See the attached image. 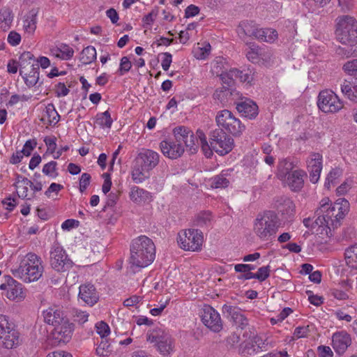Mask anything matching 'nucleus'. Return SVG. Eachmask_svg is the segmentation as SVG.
I'll use <instances>...</instances> for the list:
<instances>
[{
	"label": "nucleus",
	"mask_w": 357,
	"mask_h": 357,
	"mask_svg": "<svg viewBox=\"0 0 357 357\" xmlns=\"http://www.w3.org/2000/svg\"><path fill=\"white\" fill-rule=\"evenodd\" d=\"M306 165L310 181L317 183L322 170V155L319 153H311L306 160Z\"/></svg>",
	"instance_id": "a211bd4d"
},
{
	"label": "nucleus",
	"mask_w": 357,
	"mask_h": 357,
	"mask_svg": "<svg viewBox=\"0 0 357 357\" xmlns=\"http://www.w3.org/2000/svg\"><path fill=\"white\" fill-rule=\"evenodd\" d=\"M229 184V181L224 175L216 176L213 178V185L216 188H225Z\"/></svg>",
	"instance_id": "5fc2aeb1"
},
{
	"label": "nucleus",
	"mask_w": 357,
	"mask_h": 357,
	"mask_svg": "<svg viewBox=\"0 0 357 357\" xmlns=\"http://www.w3.org/2000/svg\"><path fill=\"white\" fill-rule=\"evenodd\" d=\"M15 15L11 10L3 8L0 10V29L8 31L13 26Z\"/></svg>",
	"instance_id": "2f4dec72"
},
{
	"label": "nucleus",
	"mask_w": 357,
	"mask_h": 357,
	"mask_svg": "<svg viewBox=\"0 0 357 357\" xmlns=\"http://www.w3.org/2000/svg\"><path fill=\"white\" fill-rule=\"evenodd\" d=\"M211 46L208 42L197 43L193 47L192 54L198 60H206L210 55Z\"/></svg>",
	"instance_id": "7c9ffc66"
},
{
	"label": "nucleus",
	"mask_w": 357,
	"mask_h": 357,
	"mask_svg": "<svg viewBox=\"0 0 357 357\" xmlns=\"http://www.w3.org/2000/svg\"><path fill=\"white\" fill-rule=\"evenodd\" d=\"M111 345L107 340H102L96 348V354L100 356H107L111 352Z\"/></svg>",
	"instance_id": "603ef678"
},
{
	"label": "nucleus",
	"mask_w": 357,
	"mask_h": 357,
	"mask_svg": "<svg viewBox=\"0 0 357 357\" xmlns=\"http://www.w3.org/2000/svg\"><path fill=\"white\" fill-rule=\"evenodd\" d=\"M177 242L184 250L199 252L204 242L203 233L195 229L182 230L178 234Z\"/></svg>",
	"instance_id": "1a4fd4ad"
},
{
	"label": "nucleus",
	"mask_w": 357,
	"mask_h": 357,
	"mask_svg": "<svg viewBox=\"0 0 357 357\" xmlns=\"http://www.w3.org/2000/svg\"><path fill=\"white\" fill-rule=\"evenodd\" d=\"M38 9L32 8L22 17V27L24 34L33 36L37 27Z\"/></svg>",
	"instance_id": "412c9836"
},
{
	"label": "nucleus",
	"mask_w": 357,
	"mask_h": 357,
	"mask_svg": "<svg viewBox=\"0 0 357 357\" xmlns=\"http://www.w3.org/2000/svg\"><path fill=\"white\" fill-rule=\"evenodd\" d=\"M160 160V155L151 149H142L136 157L132 169V178L136 183L143 182L149 172L155 168Z\"/></svg>",
	"instance_id": "39448f33"
},
{
	"label": "nucleus",
	"mask_w": 357,
	"mask_h": 357,
	"mask_svg": "<svg viewBox=\"0 0 357 357\" xmlns=\"http://www.w3.org/2000/svg\"><path fill=\"white\" fill-rule=\"evenodd\" d=\"M215 121L221 131L225 130L234 137L241 136L245 130V126L240 119L228 109L218 112Z\"/></svg>",
	"instance_id": "6e6552de"
},
{
	"label": "nucleus",
	"mask_w": 357,
	"mask_h": 357,
	"mask_svg": "<svg viewBox=\"0 0 357 357\" xmlns=\"http://www.w3.org/2000/svg\"><path fill=\"white\" fill-rule=\"evenodd\" d=\"M203 324L214 333H219L223 328V322L220 314L213 307L204 305L200 312Z\"/></svg>",
	"instance_id": "ddd939ff"
},
{
	"label": "nucleus",
	"mask_w": 357,
	"mask_h": 357,
	"mask_svg": "<svg viewBox=\"0 0 357 357\" xmlns=\"http://www.w3.org/2000/svg\"><path fill=\"white\" fill-rule=\"evenodd\" d=\"M97 57L96 50L93 46H87L84 48L80 54L79 60L83 64H90Z\"/></svg>",
	"instance_id": "c9c22d12"
},
{
	"label": "nucleus",
	"mask_w": 357,
	"mask_h": 357,
	"mask_svg": "<svg viewBox=\"0 0 357 357\" xmlns=\"http://www.w3.org/2000/svg\"><path fill=\"white\" fill-rule=\"evenodd\" d=\"M20 344L19 333L14 328L13 324L8 317L0 314V346L13 349Z\"/></svg>",
	"instance_id": "9d476101"
},
{
	"label": "nucleus",
	"mask_w": 357,
	"mask_h": 357,
	"mask_svg": "<svg viewBox=\"0 0 357 357\" xmlns=\"http://www.w3.org/2000/svg\"><path fill=\"white\" fill-rule=\"evenodd\" d=\"M96 332L102 338L107 337L110 333V328L107 324L100 321L96 324Z\"/></svg>",
	"instance_id": "6e6d98bb"
},
{
	"label": "nucleus",
	"mask_w": 357,
	"mask_h": 357,
	"mask_svg": "<svg viewBox=\"0 0 357 357\" xmlns=\"http://www.w3.org/2000/svg\"><path fill=\"white\" fill-rule=\"evenodd\" d=\"M222 311L231 317V319L236 327L243 329L248 325V320L240 308L236 306L225 305L222 307Z\"/></svg>",
	"instance_id": "4be33fe9"
},
{
	"label": "nucleus",
	"mask_w": 357,
	"mask_h": 357,
	"mask_svg": "<svg viewBox=\"0 0 357 357\" xmlns=\"http://www.w3.org/2000/svg\"><path fill=\"white\" fill-rule=\"evenodd\" d=\"M351 344V336L345 331L335 333L332 337L333 348L339 355L343 354Z\"/></svg>",
	"instance_id": "aec40b11"
},
{
	"label": "nucleus",
	"mask_w": 357,
	"mask_h": 357,
	"mask_svg": "<svg viewBox=\"0 0 357 357\" xmlns=\"http://www.w3.org/2000/svg\"><path fill=\"white\" fill-rule=\"evenodd\" d=\"M79 298L86 304L93 306L99 300V295L95 287L91 284H82L79 287Z\"/></svg>",
	"instance_id": "393cba45"
},
{
	"label": "nucleus",
	"mask_w": 357,
	"mask_h": 357,
	"mask_svg": "<svg viewBox=\"0 0 357 357\" xmlns=\"http://www.w3.org/2000/svg\"><path fill=\"white\" fill-rule=\"evenodd\" d=\"M350 208L349 202L344 198H338L333 206L328 197L323 198L315 212L313 223H335L342 220Z\"/></svg>",
	"instance_id": "f257e3e1"
},
{
	"label": "nucleus",
	"mask_w": 357,
	"mask_h": 357,
	"mask_svg": "<svg viewBox=\"0 0 357 357\" xmlns=\"http://www.w3.org/2000/svg\"><path fill=\"white\" fill-rule=\"evenodd\" d=\"M309 332V326H298L294 330V335L296 338L299 339L307 337Z\"/></svg>",
	"instance_id": "69168bd1"
},
{
	"label": "nucleus",
	"mask_w": 357,
	"mask_h": 357,
	"mask_svg": "<svg viewBox=\"0 0 357 357\" xmlns=\"http://www.w3.org/2000/svg\"><path fill=\"white\" fill-rule=\"evenodd\" d=\"M146 340L153 343L157 351L163 356H168L174 351V339L165 329L155 327L146 333Z\"/></svg>",
	"instance_id": "423d86ee"
},
{
	"label": "nucleus",
	"mask_w": 357,
	"mask_h": 357,
	"mask_svg": "<svg viewBox=\"0 0 357 357\" xmlns=\"http://www.w3.org/2000/svg\"><path fill=\"white\" fill-rule=\"evenodd\" d=\"M21 36L15 31H12L8 33V43L12 46H17L21 42Z\"/></svg>",
	"instance_id": "e2e57ef3"
},
{
	"label": "nucleus",
	"mask_w": 357,
	"mask_h": 357,
	"mask_svg": "<svg viewBox=\"0 0 357 357\" xmlns=\"http://www.w3.org/2000/svg\"><path fill=\"white\" fill-rule=\"evenodd\" d=\"M254 230L256 234L262 240H268L277 231L276 225H255Z\"/></svg>",
	"instance_id": "473e14b6"
},
{
	"label": "nucleus",
	"mask_w": 357,
	"mask_h": 357,
	"mask_svg": "<svg viewBox=\"0 0 357 357\" xmlns=\"http://www.w3.org/2000/svg\"><path fill=\"white\" fill-rule=\"evenodd\" d=\"M256 344L257 341L255 340H247L242 342L238 348V353L245 357L248 356L254 355L257 353Z\"/></svg>",
	"instance_id": "e433bc0d"
},
{
	"label": "nucleus",
	"mask_w": 357,
	"mask_h": 357,
	"mask_svg": "<svg viewBox=\"0 0 357 357\" xmlns=\"http://www.w3.org/2000/svg\"><path fill=\"white\" fill-rule=\"evenodd\" d=\"M272 56H273V55L269 50H266V49H262L261 56L259 58L260 61H259V63H257V64L265 66H270Z\"/></svg>",
	"instance_id": "13d9d810"
},
{
	"label": "nucleus",
	"mask_w": 357,
	"mask_h": 357,
	"mask_svg": "<svg viewBox=\"0 0 357 357\" xmlns=\"http://www.w3.org/2000/svg\"><path fill=\"white\" fill-rule=\"evenodd\" d=\"M343 69L345 72L349 74H353L357 72V59H354L352 61L347 62L344 66Z\"/></svg>",
	"instance_id": "774afa93"
},
{
	"label": "nucleus",
	"mask_w": 357,
	"mask_h": 357,
	"mask_svg": "<svg viewBox=\"0 0 357 357\" xmlns=\"http://www.w3.org/2000/svg\"><path fill=\"white\" fill-rule=\"evenodd\" d=\"M317 106L324 113H335L343 108L344 104L335 93L325 89L318 96Z\"/></svg>",
	"instance_id": "f8f14e48"
},
{
	"label": "nucleus",
	"mask_w": 357,
	"mask_h": 357,
	"mask_svg": "<svg viewBox=\"0 0 357 357\" xmlns=\"http://www.w3.org/2000/svg\"><path fill=\"white\" fill-rule=\"evenodd\" d=\"M250 24L243 22L238 28V34L244 33L247 36H252L260 41L273 43L278 38V32L273 29H250Z\"/></svg>",
	"instance_id": "4468645a"
},
{
	"label": "nucleus",
	"mask_w": 357,
	"mask_h": 357,
	"mask_svg": "<svg viewBox=\"0 0 357 357\" xmlns=\"http://www.w3.org/2000/svg\"><path fill=\"white\" fill-rule=\"evenodd\" d=\"M342 175V171L340 168L333 169L328 174L324 186L328 190H330L332 187H334L340 180V178Z\"/></svg>",
	"instance_id": "4c0bfd02"
},
{
	"label": "nucleus",
	"mask_w": 357,
	"mask_h": 357,
	"mask_svg": "<svg viewBox=\"0 0 357 357\" xmlns=\"http://www.w3.org/2000/svg\"><path fill=\"white\" fill-rule=\"evenodd\" d=\"M229 68V66L226 59L223 57H217L212 63L211 71L213 75L220 76L221 73L227 71Z\"/></svg>",
	"instance_id": "58836bf2"
},
{
	"label": "nucleus",
	"mask_w": 357,
	"mask_h": 357,
	"mask_svg": "<svg viewBox=\"0 0 357 357\" xmlns=\"http://www.w3.org/2000/svg\"><path fill=\"white\" fill-rule=\"evenodd\" d=\"M305 172L301 169H295L288 174L282 183L293 191L300 190L304 184Z\"/></svg>",
	"instance_id": "b1692460"
},
{
	"label": "nucleus",
	"mask_w": 357,
	"mask_h": 357,
	"mask_svg": "<svg viewBox=\"0 0 357 357\" xmlns=\"http://www.w3.org/2000/svg\"><path fill=\"white\" fill-rule=\"evenodd\" d=\"M20 73L29 87L34 86L38 82L39 69L38 67L35 66L33 64L31 66L29 72H27L26 69L22 68V69H20Z\"/></svg>",
	"instance_id": "c756f323"
},
{
	"label": "nucleus",
	"mask_w": 357,
	"mask_h": 357,
	"mask_svg": "<svg viewBox=\"0 0 357 357\" xmlns=\"http://www.w3.org/2000/svg\"><path fill=\"white\" fill-rule=\"evenodd\" d=\"M294 169L293 163L287 159L280 160L278 165L277 177L280 181H284L286 177L291 173Z\"/></svg>",
	"instance_id": "72a5a7b5"
},
{
	"label": "nucleus",
	"mask_w": 357,
	"mask_h": 357,
	"mask_svg": "<svg viewBox=\"0 0 357 357\" xmlns=\"http://www.w3.org/2000/svg\"><path fill=\"white\" fill-rule=\"evenodd\" d=\"M254 73L250 70L239 71L237 79L241 82L250 84L253 80Z\"/></svg>",
	"instance_id": "4d7b16f0"
},
{
	"label": "nucleus",
	"mask_w": 357,
	"mask_h": 357,
	"mask_svg": "<svg viewBox=\"0 0 357 357\" xmlns=\"http://www.w3.org/2000/svg\"><path fill=\"white\" fill-rule=\"evenodd\" d=\"M236 109L242 116L248 119H254L258 114L257 105L250 99L238 102L236 105Z\"/></svg>",
	"instance_id": "bb28decb"
},
{
	"label": "nucleus",
	"mask_w": 357,
	"mask_h": 357,
	"mask_svg": "<svg viewBox=\"0 0 357 357\" xmlns=\"http://www.w3.org/2000/svg\"><path fill=\"white\" fill-rule=\"evenodd\" d=\"M344 256L347 265L357 269V245H351L346 249Z\"/></svg>",
	"instance_id": "ea45409f"
},
{
	"label": "nucleus",
	"mask_w": 357,
	"mask_h": 357,
	"mask_svg": "<svg viewBox=\"0 0 357 357\" xmlns=\"http://www.w3.org/2000/svg\"><path fill=\"white\" fill-rule=\"evenodd\" d=\"M172 62V56L169 52H165L162 54L161 66L165 71H167Z\"/></svg>",
	"instance_id": "0e129e2a"
},
{
	"label": "nucleus",
	"mask_w": 357,
	"mask_h": 357,
	"mask_svg": "<svg viewBox=\"0 0 357 357\" xmlns=\"http://www.w3.org/2000/svg\"><path fill=\"white\" fill-rule=\"evenodd\" d=\"M303 5L311 13H316L320 8L328 4L331 0H302Z\"/></svg>",
	"instance_id": "37998d69"
},
{
	"label": "nucleus",
	"mask_w": 357,
	"mask_h": 357,
	"mask_svg": "<svg viewBox=\"0 0 357 357\" xmlns=\"http://www.w3.org/2000/svg\"><path fill=\"white\" fill-rule=\"evenodd\" d=\"M0 289L5 291V296L10 301H21L24 298L23 286L10 275H4Z\"/></svg>",
	"instance_id": "2eb2a0df"
},
{
	"label": "nucleus",
	"mask_w": 357,
	"mask_h": 357,
	"mask_svg": "<svg viewBox=\"0 0 357 357\" xmlns=\"http://www.w3.org/2000/svg\"><path fill=\"white\" fill-rule=\"evenodd\" d=\"M295 208L294 202L289 199H285L282 203L278 206V210L282 215H291Z\"/></svg>",
	"instance_id": "49530a36"
},
{
	"label": "nucleus",
	"mask_w": 357,
	"mask_h": 357,
	"mask_svg": "<svg viewBox=\"0 0 357 357\" xmlns=\"http://www.w3.org/2000/svg\"><path fill=\"white\" fill-rule=\"evenodd\" d=\"M158 15V11L155 10H151L149 14L146 15L142 18V22L146 26H151Z\"/></svg>",
	"instance_id": "338daca9"
},
{
	"label": "nucleus",
	"mask_w": 357,
	"mask_h": 357,
	"mask_svg": "<svg viewBox=\"0 0 357 357\" xmlns=\"http://www.w3.org/2000/svg\"><path fill=\"white\" fill-rule=\"evenodd\" d=\"M74 329V324L69 322L67 319L64 320L63 323H60L54 326L52 331L53 337L59 342H68L71 339Z\"/></svg>",
	"instance_id": "6ab92c4d"
},
{
	"label": "nucleus",
	"mask_w": 357,
	"mask_h": 357,
	"mask_svg": "<svg viewBox=\"0 0 357 357\" xmlns=\"http://www.w3.org/2000/svg\"><path fill=\"white\" fill-rule=\"evenodd\" d=\"M14 185L19 197L29 199L28 197L29 189L32 185L30 180L21 175H17Z\"/></svg>",
	"instance_id": "c85d7f7f"
},
{
	"label": "nucleus",
	"mask_w": 357,
	"mask_h": 357,
	"mask_svg": "<svg viewBox=\"0 0 357 357\" xmlns=\"http://www.w3.org/2000/svg\"><path fill=\"white\" fill-rule=\"evenodd\" d=\"M50 51L52 56L61 61L71 60L75 54L73 47L64 43L55 45Z\"/></svg>",
	"instance_id": "5701e85b"
},
{
	"label": "nucleus",
	"mask_w": 357,
	"mask_h": 357,
	"mask_svg": "<svg viewBox=\"0 0 357 357\" xmlns=\"http://www.w3.org/2000/svg\"><path fill=\"white\" fill-rule=\"evenodd\" d=\"M113 123L109 111H105L100 114L97 118V123L102 128H110Z\"/></svg>",
	"instance_id": "de8ad7c7"
},
{
	"label": "nucleus",
	"mask_w": 357,
	"mask_h": 357,
	"mask_svg": "<svg viewBox=\"0 0 357 357\" xmlns=\"http://www.w3.org/2000/svg\"><path fill=\"white\" fill-rule=\"evenodd\" d=\"M130 264L137 268H145L155 258V245L150 238L140 236L133 239L130 246Z\"/></svg>",
	"instance_id": "f03ea898"
},
{
	"label": "nucleus",
	"mask_w": 357,
	"mask_h": 357,
	"mask_svg": "<svg viewBox=\"0 0 357 357\" xmlns=\"http://www.w3.org/2000/svg\"><path fill=\"white\" fill-rule=\"evenodd\" d=\"M238 73V70L229 68L227 71L221 73L219 77L223 84L230 86L235 79H237Z\"/></svg>",
	"instance_id": "a19ab883"
},
{
	"label": "nucleus",
	"mask_w": 357,
	"mask_h": 357,
	"mask_svg": "<svg viewBox=\"0 0 357 357\" xmlns=\"http://www.w3.org/2000/svg\"><path fill=\"white\" fill-rule=\"evenodd\" d=\"M129 197L132 202L139 205L149 202L152 199L150 192L137 186H133L130 188Z\"/></svg>",
	"instance_id": "cd10ccee"
},
{
	"label": "nucleus",
	"mask_w": 357,
	"mask_h": 357,
	"mask_svg": "<svg viewBox=\"0 0 357 357\" xmlns=\"http://www.w3.org/2000/svg\"><path fill=\"white\" fill-rule=\"evenodd\" d=\"M257 223H273L278 220L277 215L272 211H266L258 214Z\"/></svg>",
	"instance_id": "c03bdc74"
},
{
	"label": "nucleus",
	"mask_w": 357,
	"mask_h": 357,
	"mask_svg": "<svg viewBox=\"0 0 357 357\" xmlns=\"http://www.w3.org/2000/svg\"><path fill=\"white\" fill-rule=\"evenodd\" d=\"M34 59L33 54L30 52H24L20 56V69L26 68V66L31 63Z\"/></svg>",
	"instance_id": "864d4df0"
},
{
	"label": "nucleus",
	"mask_w": 357,
	"mask_h": 357,
	"mask_svg": "<svg viewBox=\"0 0 357 357\" xmlns=\"http://www.w3.org/2000/svg\"><path fill=\"white\" fill-rule=\"evenodd\" d=\"M44 142L47 146V153H49L53 156L55 153L57 144H56V139L55 137H45L44 138Z\"/></svg>",
	"instance_id": "3c124183"
},
{
	"label": "nucleus",
	"mask_w": 357,
	"mask_h": 357,
	"mask_svg": "<svg viewBox=\"0 0 357 357\" xmlns=\"http://www.w3.org/2000/svg\"><path fill=\"white\" fill-rule=\"evenodd\" d=\"M262 49L255 44H249L247 49L246 56L249 61L254 63H259Z\"/></svg>",
	"instance_id": "79ce46f5"
},
{
	"label": "nucleus",
	"mask_w": 357,
	"mask_h": 357,
	"mask_svg": "<svg viewBox=\"0 0 357 357\" xmlns=\"http://www.w3.org/2000/svg\"><path fill=\"white\" fill-rule=\"evenodd\" d=\"M132 67V63L127 56L121 58L119 64V72L121 75L128 73Z\"/></svg>",
	"instance_id": "bf43d9fd"
},
{
	"label": "nucleus",
	"mask_w": 357,
	"mask_h": 357,
	"mask_svg": "<svg viewBox=\"0 0 357 357\" xmlns=\"http://www.w3.org/2000/svg\"><path fill=\"white\" fill-rule=\"evenodd\" d=\"M11 271L15 278L24 282H36L43 275V261L36 254L29 252L20 259L19 266Z\"/></svg>",
	"instance_id": "20e7f679"
},
{
	"label": "nucleus",
	"mask_w": 357,
	"mask_h": 357,
	"mask_svg": "<svg viewBox=\"0 0 357 357\" xmlns=\"http://www.w3.org/2000/svg\"><path fill=\"white\" fill-rule=\"evenodd\" d=\"M37 142L35 139H29L27 140L21 151L25 156H29L32 152V151L36 148Z\"/></svg>",
	"instance_id": "680f3d73"
},
{
	"label": "nucleus",
	"mask_w": 357,
	"mask_h": 357,
	"mask_svg": "<svg viewBox=\"0 0 357 357\" xmlns=\"http://www.w3.org/2000/svg\"><path fill=\"white\" fill-rule=\"evenodd\" d=\"M42 172L45 175L52 178H56L59 175L56 162L52 160L45 164Z\"/></svg>",
	"instance_id": "a18cd8bd"
},
{
	"label": "nucleus",
	"mask_w": 357,
	"mask_h": 357,
	"mask_svg": "<svg viewBox=\"0 0 357 357\" xmlns=\"http://www.w3.org/2000/svg\"><path fill=\"white\" fill-rule=\"evenodd\" d=\"M173 135L177 142L184 144L191 151H196V144L199 139L197 135L195 136L189 128L184 126L176 127L173 130Z\"/></svg>",
	"instance_id": "dca6fc26"
},
{
	"label": "nucleus",
	"mask_w": 357,
	"mask_h": 357,
	"mask_svg": "<svg viewBox=\"0 0 357 357\" xmlns=\"http://www.w3.org/2000/svg\"><path fill=\"white\" fill-rule=\"evenodd\" d=\"M45 323L56 326L60 323H63L67 318L64 316L63 311L58 307H49L43 312Z\"/></svg>",
	"instance_id": "a878e982"
},
{
	"label": "nucleus",
	"mask_w": 357,
	"mask_h": 357,
	"mask_svg": "<svg viewBox=\"0 0 357 357\" xmlns=\"http://www.w3.org/2000/svg\"><path fill=\"white\" fill-rule=\"evenodd\" d=\"M336 36L342 44L357 43V21L352 17L341 16L337 19Z\"/></svg>",
	"instance_id": "0eeeda50"
},
{
	"label": "nucleus",
	"mask_w": 357,
	"mask_h": 357,
	"mask_svg": "<svg viewBox=\"0 0 357 357\" xmlns=\"http://www.w3.org/2000/svg\"><path fill=\"white\" fill-rule=\"evenodd\" d=\"M50 262L52 268L58 272H65L73 264L63 246L58 242H54L51 246Z\"/></svg>",
	"instance_id": "9b49d317"
},
{
	"label": "nucleus",
	"mask_w": 357,
	"mask_h": 357,
	"mask_svg": "<svg viewBox=\"0 0 357 357\" xmlns=\"http://www.w3.org/2000/svg\"><path fill=\"white\" fill-rule=\"evenodd\" d=\"M89 314L85 311H82L78 309H74L73 310V319L75 322L82 325L88 321Z\"/></svg>",
	"instance_id": "09e8293b"
},
{
	"label": "nucleus",
	"mask_w": 357,
	"mask_h": 357,
	"mask_svg": "<svg viewBox=\"0 0 357 357\" xmlns=\"http://www.w3.org/2000/svg\"><path fill=\"white\" fill-rule=\"evenodd\" d=\"M200 145L204 154L209 158L213 154V151L220 155L229 153L234 148V139L225 132L220 130H213L210 135V144L208 143L206 137L201 130L197 131Z\"/></svg>",
	"instance_id": "7ed1b4c3"
},
{
	"label": "nucleus",
	"mask_w": 357,
	"mask_h": 357,
	"mask_svg": "<svg viewBox=\"0 0 357 357\" xmlns=\"http://www.w3.org/2000/svg\"><path fill=\"white\" fill-rule=\"evenodd\" d=\"M43 119L50 126H54L59 121L60 116L53 104H48L46 106Z\"/></svg>",
	"instance_id": "f704fd0d"
},
{
	"label": "nucleus",
	"mask_w": 357,
	"mask_h": 357,
	"mask_svg": "<svg viewBox=\"0 0 357 357\" xmlns=\"http://www.w3.org/2000/svg\"><path fill=\"white\" fill-rule=\"evenodd\" d=\"M270 273L271 267L269 265L260 267L257 272L255 273V279L259 282H264L270 276Z\"/></svg>",
	"instance_id": "8fccbe9b"
},
{
	"label": "nucleus",
	"mask_w": 357,
	"mask_h": 357,
	"mask_svg": "<svg viewBox=\"0 0 357 357\" xmlns=\"http://www.w3.org/2000/svg\"><path fill=\"white\" fill-rule=\"evenodd\" d=\"M195 220L197 223H206L213 220V216L209 211H202L197 214Z\"/></svg>",
	"instance_id": "052dcab7"
},
{
	"label": "nucleus",
	"mask_w": 357,
	"mask_h": 357,
	"mask_svg": "<svg viewBox=\"0 0 357 357\" xmlns=\"http://www.w3.org/2000/svg\"><path fill=\"white\" fill-rule=\"evenodd\" d=\"M160 149L162 153L172 160L181 157L184 152L183 144L177 142L175 139H164L160 143Z\"/></svg>",
	"instance_id": "f3484780"
}]
</instances>
